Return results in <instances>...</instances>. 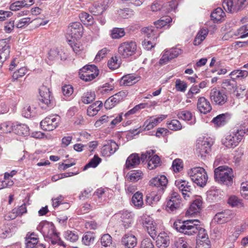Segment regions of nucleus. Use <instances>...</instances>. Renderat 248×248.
I'll list each match as a JSON object with an SVG mask.
<instances>
[{"mask_svg": "<svg viewBox=\"0 0 248 248\" xmlns=\"http://www.w3.org/2000/svg\"><path fill=\"white\" fill-rule=\"evenodd\" d=\"M181 204L180 195L176 192H172L167 202L166 210L169 212H173L180 207Z\"/></svg>", "mask_w": 248, "mask_h": 248, "instance_id": "12", "label": "nucleus"}, {"mask_svg": "<svg viewBox=\"0 0 248 248\" xmlns=\"http://www.w3.org/2000/svg\"><path fill=\"white\" fill-rule=\"evenodd\" d=\"M237 35L241 38L248 36V24L242 26L237 30Z\"/></svg>", "mask_w": 248, "mask_h": 248, "instance_id": "63", "label": "nucleus"}, {"mask_svg": "<svg viewBox=\"0 0 248 248\" xmlns=\"http://www.w3.org/2000/svg\"><path fill=\"white\" fill-rule=\"evenodd\" d=\"M233 0H224L222 6L226 11L232 13L243 9L248 4V0H237L235 4Z\"/></svg>", "mask_w": 248, "mask_h": 248, "instance_id": "9", "label": "nucleus"}, {"mask_svg": "<svg viewBox=\"0 0 248 248\" xmlns=\"http://www.w3.org/2000/svg\"><path fill=\"white\" fill-rule=\"evenodd\" d=\"M122 244L127 248H133L137 244L136 237L132 234H125L122 240Z\"/></svg>", "mask_w": 248, "mask_h": 248, "instance_id": "30", "label": "nucleus"}, {"mask_svg": "<svg viewBox=\"0 0 248 248\" xmlns=\"http://www.w3.org/2000/svg\"><path fill=\"white\" fill-rule=\"evenodd\" d=\"M161 195L152 192L146 196V203L149 205H153L156 204L160 199Z\"/></svg>", "mask_w": 248, "mask_h": 248, "instance_id": "43", "label": "nucleus"}, {"mask_svg": "<svg viewBox=\"0 0 248 248\" xmlns=\"http://www.w3.org/2000/svg\"><path fill=\"white\" fill-rule=\"evenodd\" d=\"M63 52L59 49L53 48L50 49L48 53V58L51 61L60 59L61 60L65 59L66 57L63 53V56L62 55Z\"/></svg>", "mask_w": 248, "mask_h": 248, "instance_id": "39", "label": "nucleus"}, {"mask_svg": "<svg viewBox=\"0 0 248 248\" xmlns=\"http://www.w3.org/2000/svg\"><path fill=\"white\" fill-rule=\"evenodd\" d=\"M178 117L180 119L186 121H190L189 124H194L195 122V118L193 119L192 113L186 110H183L178 112L177 114Z\"/></svg>", "mask_w": 248, "mask_h": 248, "instance_id": "42", "label": "nucleus"}, {"mask_svg": "<svg viewBox=\"0 0 248 248\" xmlns=\"http://www.w3.org/2000/svg\"><path fill=\"white\" fill-rule=\"evenodd\" d=\"M81 21L84 24H89L93 22V16L85 12L81 13L79 15Z\"/></svg>", "mask_w": 248, "mask_h": 248, "instance_id": "57", "label": "nucleus"}, {"mask_svg": "<svg viewBox=\"0 0 248 248\" xmlns=\"http://www.w3.org/2000/svg\"><path fill=\"white\" fill-rule=\"evenodd\" d=\"M175 185L182 192L186 200H187L192 195L193 188L188 182L179 179L175 181Z\"/></svg>", "mask_w": 248, "mask_h": 248, "instance_id": "13", "label": "nucleus"}, {"mask_svg": "<svg viewBox=\"0 0 248 248\" xmlns=\"http://www.w3.org/2000/svg\"><path fill=\"white\" fill-rule=\"evenodd\" d=\"M202 198L201 196H197L195 200L190 205V206L189 209L187 210L186 214L189 215H193L199 212L202 209Z\"/></svg>", "mask_w": 248, "mask_h": 248, "instance_id": "28", "label": "nucleus"}, {"mask_svg": "<svg viewBox=\"0 0 248 248\" xmlns=\"http://www.w3.org/2000/svg\"><path fill=\"white\" fill-rule=\"evenodd\" d=\"M101 159L97 155H94L93 157L91 159L89 162L83 168V170H85L90 167L95 168L101 162Z\"/></svg>", "mask_w": 248, "mask_h": 248, "instance_id": "54", "label": "nucleus"}, {"mask_svg": "<svg viewBox=\"0 0 248 248\" xmlns=\"http://www.w3.org/2000/svg\"><path fill=\"white\" fill-rule=\"evenodd\" d=\"M98 75V70L94 65H86L81 68L79 72V78L85 81H90L95 78Z\"/></svg>", "mask_w": 248, "mask_h": 248, "instance_id": "8", "label": "nucleus"}, {"mask_svg": "<svg viewBox=\"0 0 248 248\" xmlns=\"http://www.w3.org/2000/svg\"><path fill=\"white\" fill-rule=\"evenodd\" d=\"M125 93L121 91L108 98L104 103L106 109H110L123 100L125 97Z\"/></svg>", "mask_w": 248, "mask_h": 248, "instance_id": "18", "label": "nucleus"}, {"mask_svg": "<svg viewBox=\"0 0 248 248\" xmlns=\"http://www.w3.org/2000/svg\"><path fill=\"white\" fill-rule=\"evenodd\" d=\"M213 144L212 140L210 138H199L196 144V151L201 157L205 156L211 150Z\"/></svg>", "mask_w": 248, "mask_h": 248, "instance_id": "6", "label": "nucleus"}, {"mask_svg": "<svg viewBox=\"0 0 248 248\" xmlns=\"http://www.w3.org/2000/svg\"><path fill=\"white\" fill-rule=\"evenodd\" d=\"M167 116L165 115H159L157 117H151L144 122L143 128L145 130H151L166 119Z\"/></svg>", "mask_w": 248, "mask_h": 248, "instance_id": "20", "label": "nucleus"}, {"mask_svg": "<svg viewBox=\"0 0 248 248\" xmlns=\"http://www.w3.org/2000/svg\"><path fill=\"white\" fill-rule=\"evenodd\" d=\"M143 173L140 170H134L127 174L128 179L131 182H135L142 178Z\"/></svg>", "mask_w": 248, "mask_h": 248, "instance_id": "45", "label": "nucleus"}, {"mask_svg": "<svg viewBox=\"0 0 248 248\" xmlns=\"http://www.w3.org/2000/svg\"><path fill=\"white\" fill-rule=\"evenodd\" d=\"M168 127L172 130H180L182 126L179 121L177 120H172L167 123Z\"/></svg>", "mask_w": 248, "mask_h": 248, "instance_id": "59", "label": "nucleus"}, {"mask_svg": "<svg viewBox=\"0 0 248 248\" xmlns=\"http://www.w3.org/2000/svg\"><path fill=\"white\" fill-rule=\"evenodd\" d=\"M38 242V236L34 232L28 233L26 237V248H35Z\"/></svg>", "mask_w": 248, "mask_h": 248, "instance_id": "35", "label": "nucleus"}, {"mask_svg": "<svg viewBox=\"0 0 248 248\" xmlns=\"http://www.w3.org/2000/svg\"><path fill=\"white\" fill-rule=\"evenodd\" d=\"M125 35V31L123 28H113L111 31L110 36L112 39H120Z\"/></svg>", "mask_w": 248, "mask_h": 248, "instance_id": "51", "label": "nucleus"}, {"mask_svg": "<svg viewBox=\"0 0 248 248\" xmlns=\"http://www.w3.org/2000/svg\"><path fill=\"white\" fill-rule=\"evenodd\" d=\"M208 33V30L207 29L202 28L201 29L196 35L193 44L195 46L200 45L206 38Z\"/></svg>", "mask_w": 248, "mask_h": 248, "instance_id": "41", "label": "nucleus"}, {"mask_svg": "<svg viewBox=\"0 0 248 248\" xmlns=\"http://www.w3.org/2000/svg\"><path fill=\"white\" fill-rule=\"evenodd\" d=\"M160 163V158L156 155H153L149 159L148 162V168L149 170H153L158 167Z\"/></svg>", "mask_w": 248, "mask_h": 248, "instance_id": "47", "label": "nucleus"}, {"mask_svg": "<svg viewBox=\"0 0 248 248\" xmlns=\"http://www.w3.org/2000/svg\"><path fill=\"white\" fill-rule=\"evenodd\" d=\"M194 222H198V220L189 219L184 221L178 220L174 222L173 228L178 232L188 235L191 232H194L196 230V228L192 226Z\"/></svg>", "mask_w": 248, "mask_h": 248, "instance_id": "7", "label": "nucleus"}, {"mask_svg": "<svg viewBox=\"0 0 248 248\" xmlns=\"http://www.w3.org/2000/svg\"><path fill=\"white\" fill-rule=\"evenodd\" d=\"M13 132L17 135L26 136L29 134V128L26 124H16L14 126Z\"/></svg>", "mask_w": 248, "mask_h": 248, "instance_id": "37", "label": "nucleus"}, {"mask_svg": "<svg viewBox=\"0 0 248 248\" xmlns=\"http://www.w3.org/2000/svg\"><path fill=\"white\" fill-rule=\"evenodd\" d=\"M39 94L41 107L46 108L47 107H49L52 98L49 89L45 86H41L39 89Z\"/></svg>", "mask_w": 248, "mask_h": 248, "instance_id": "15", "label": "nucleus"}, {"mask_svg": "<svg viewBox=\"0 0 248 248\" xmlns=\"http://www.w3.org/2000/svg\"><path fill=\"white\" fill-rule=\"evenodd\" d=\"M244 134L245 132L242 130L232 132L222 140V144L227 148H233L241 141Z\"/></svg>", "mask_w": 248, "mask_h": 248, "instance_id": "4", "label": "nucleus"}, {"mask_svg": "<svg viewBox=\"0 0 248 248\" xmlns=\"http://www.w3.org/2000/svg\"><path fill=\"white\" fill-rule=\"evenodd\" d=\"M142 194L139 192H137L132 197V202L135 206L138 208H140L143 204L142 199Z\"/></svg>", "mask_w": 248, "mask_h": 248, "instance_id": "44", "label": "nucleus"}, {"mask_svg": "<svg viewBox=\"0 0 248 248\" xmlns=\"http://www.w3.org/2000/svg\"><path fill=\"white\" fill-rule=\"evenodd\" d=\"M168 179L163 175H158L152 179L150 181V185L156 187H162V190L166 188L168 184Z\"/></svg>", "mask_w": 248, "mask_h": 248, "instance_id": "29", "label": "nucleus"}, {"mask_svg": "<svg viewBox=\"0 0 248 248\" xmlns=\"http://www.w3.org/2000/svg\"><path fill=\"white\" fill-rule=\"evenodd\" d=\"M225 16V13L220 8H216L211 14V18L214 22H217Z\"/></svg>", "mask_w": 248, "mask_h": 248, "instance_id": "46", "label": "nucleus"}, {"mask_svg": "<svg viewBox=\"0 0 248 248\" xmlns=\"http://www.w3.org/2000/svg\"><path fill=\"white\" fill-rule=\"evenodd\" d=\"M230 119V115L228 113L219 114L213 118L212 122L217 127L224 125Z\"/></svg>", "mask_w": 248, "mask_h": 248, "instance_id": "34", "label": "nucleus"}, {"mask_svg": "<svg viewBox=\"0 0 248 248\" xmlns=\"http://www.w3.org/2000/svg\"><path fill=\"white\" fill-rule=\"evenodd\" d=\"M187 87V84L185 81H182L179 79L176 80L175 88L177 91L184 92L186 91Z\"/></svg>", "mask_w": 248, "mask_h": 248, "instance_id": "62", "label": "nucleus"}, {"mask_svg": "<svg viewBox=\"0 0 248 248\" xmlns=\"http://www.w3.org/2000/svg\"><path fill=\"white\" fill-rule=\"evenodd\" d=\"M103 106L102 102L97 101L91 105L87 109V114L90 116H94L100 110Z\"/></svg>", "mask_w": 248, "mask_h": 248, "instance_id": "38", "label": "nucleus"}, {"mask_svg": "<svg viewBox=\"0 0 248 248\" xmlns=\"http://www.w3.org/2000/svg\"><path fill=\"white\" fill-rule=\"evenodd\" d=\"M121 64L120 61L118 57L114 56L111 57L108 62V66L111 70L118 68Z\"/></svg>", "mask_w": 248, "mask_h": 248, "instance_id": "55", "label": "nucleus"}, {"mask_svg": "<svg viewBox=\"0 0 248 248\" xmlns=\"http://www.w3.org/2000/svg\"><path fill=\"white\" fill-rule=\"evenodd\" d=\"M140 164V158L136 153L132 154L127 158L125 168L127 170L136 167Z\"/></svg>", "mask_w": 248, "mask_h": 248, "instance_id": "25", "label": "nucleus"}, {"mask_svg": "<svg viewBox=\"0 0 248 248\" xmlns=\"http://www.w3.org/2000/svg\"><path fill=\"white\" fill-rule=\"evenodd\" d=\"M94 239V234L90 232H88L84 234L82 241L84 245L90 246L93 243Z\"/></svg>", "mask_w": 248, "mask_h": 248, "instance_id": "50", "label": "nucleus"}, {"mask_svg": "<svg viewBox=\"0 0 248 248\" xmlns=\"http://www.w3.org/2000/svg\"><path fill=\"white\" fill-rule=\"evenodd\" d=\"M182 53V50L178 48L165 50L161 58L159 60V64L160 65L166 64L170 60L178 57Z\"/></svg>", "mask_w": 248, "mask_h": 248, "instance_id": "16", "label": "nucleus"}, {"mask_svg": "<svg viewBox=\"0 0 248 248\" xmlns=\"http://www.w3.org/2000/svg\"><path fill=\"white\" fill-rule=\"evenodd\" d=\"M11 235V231L8 225H3L0 227V237L5 239Z\"/></svg>", "mask_w": 248, "mask_h": 248, "instance_id": "56", "label": "nucleus"}, {"mask_svg": "<svg viewBox=\"0 0 248 248\" xmlns=\"http://www.w3.org/2000/svg\"><path fill=\"white\" fill-rule=\"evenodd\" d=\"M188 175L192 181L200 187L204 186L207 181L208 176L205 170L202 167H194L188 171Z\"/></svg>", "mask_w": 248, "mask_h": 248, "instance_id": "3", "label": "nucleus"}, {"mask_svg": "<svg viewBox=\"0 0 248 248\" xmlns=\"http://www.w3.org/2000/svg\"><path fill=\"white\" fill-rule=\"evenodd\" d=\"M233 172L232 169L226 166H221L214 170V178L216 181L226 186L232 183Z\"/></svg>", "mask_w": 248, "mask_h": 248, "instance_id": "2", "label": "nucleus"}, {"mask_svg": "<svg viewBox=\"0 0 248 248\" xmlns=\"http://www.w3.org/2000/svg\"><path fill=\"white\" fill-rule=\"evenodd\" d=\"M60 117L58 115L46 117L40 123L41 128L46 131H52L58 127Z\"/></svg>", "mask_w": 248, "mask_h": 248, "instance_id": "11", "label": "nucleus"}, {"mask_svg": "<svg viewBox=\"0 0 248 248\" xmlns=\"http://www.w3.org/2000/svg\"><path fill=\"white\" fill-rule=\"evenodd\" d=\"M64 238L71 242H75L76 241H77L78 239V234L75 232H73L71 231H67L64 233Z\"/></svg>", "mask_w": 248, "mask_h": 248, "instance_id": "58", "label": "nucleus"}, {"mask_svg": "<svg viewBox=\"0 0 248 248\" xmlns=\"http://www.w3.org/2000/svg\"><path fill=\"white\" fill-rule=\"evenodd\" d=\"M95 98V94L94 92H87L83 94L81 96V101L85 104L92 102Z\"/></svg>", "mask_w": 248, "mask_h": 248, "instance_id": "49", "label": "nucleus"}, {"mask_svg": "<svg viewBox=\"0 0 248 248\" xmlns=\"http://www.w3.org/2000/svg\"><path fill=\"white\" fill-rule=\"evenodd\" d=\"M137 49L136 42L130 41L121 43L118 47L119 54L124 58H127L134 55Z\"/></svg>", "mask_w": 248, "mask_h": 248, "instance_id": "5", "label": "nucleus"}, {"mask_svg": "<svg viewBox=\"0 0 248 248\" xmlns=\"http://www.w3.org/2000/svg\"><path fill=\"white\" fill-rule=\"evenodd\" d=\"M170 244V238L165 232L159 233L156 237V245L158 248H166Z\"/></svg>", "mask_w": 248, "mask_h": 248, "instance_id": "27", "label": "nucleus"}, {"mask_svg": "<svg viewBox=\"0 0 248 248\" xmlns=\"http://www.w3.org/2000/svg\"><path fill=\"white\" fill-rule=\"evenodd\" d=\"M199 223L200 221L198 220V222H194V223H192V226H194V228H196V230H195L194 232H191V233L188 234V235L197 234V239L209 240L205 230L199 225Z\"/></svg>", "mask_w": 248, "mask_h": 248, "instance_id": "24", "label": "nucleus"}, {"mask_svg": "<svg viewBox=\"0 0 248 248\" xmlns=\"http://www.w3.org/2000/svg\"><path fill=\"white\" fill-rule=\"evenodd\" d=\"M89 10L94 15L102 14L104 11V8L98 3H94L92 6L89 7Z\"/></svg>", "mask_w": 248, "mask_h": 248, "instance_id": "53", "label": "nucleus"}, {"mask_svg": "<svg viewBox=\"0 0 248 248\" xmlns=\"http://www.w3.org/2000/svg\"><path fill=\"white\" fill-rule=\"evenodd\" d=\"M197 108L201 113L206 114L212 109L209 101L204 97H200L197 102Z\"/></svg>", "mask_w": 248, "mask_h": 248, "instance_id": "22", "label": "nucleus"}, {"mask_svg": "<svg viewBox=\"0 0 248 248\" xmlns=\"http://www.w3.org/2000/svg\"><path fill=\"white\" fill-rule=\"evenodd\" d=\"M210 98L213 103L219 106L224 105L228 100L227 94L223 91L216 88L211 91Z\"/></svg>", "mask_w": 248, "mask_h": 248, "instance_id": "10", "label": "nucleus"}, {"mask_svg": "<svg viewBox=\"0 0 248 248\" xmlns=\"http://www.w3.org/2000/svg\"><path fill=\"white\" fill-rule=\"evenodd\" d=\"M101 248H115L112 243V238L108 234L103 235L100 239Z\"/></svg>", "mask_w": 248, "mask_h": 248, "instance_id": "40", "label": "nucleus"}, {"mask_svg": "<svg viewBox=\"0 0 248 248\" xmlns=\"http://www.w3.org/2000/svg\"><path fill=\"white\" fill-rule=\"evenodd\" d=\"M47 241H50L52 244H58L60 246H64L63 242L59 237V233L56 232L54 224L51 222L44 221L40 223L37 227Z\"/></svg>", "mask_w": 248, "mask_h": 248, "instance_id": "1", "label": "nucleus"}, {"mask_svg": "<svg viewBox=\"0 0 248 248\" xmlns=\"http://www.w3.org/2000/svg\"><path fill=\"white\" fill-rule=\"evenodd\" d=\"M211 244L209 240L197 239L196 248H210Z\"/></svg>", "mask_w": 248, "mask_h": 248, "instance_id": "61", "label": "nucleus"}, {"mask_svg": "<svg viewBox=\"0 0 248 248\" xmlns=\"http://www.w3.org/2000/svg\"><path fill=\"white\" fill-rule=\"evenodd\" d=\"M141 77L136 74H128L123 76L121 79V84L125 86L133 85L140 80Z\"/></svg>", "mask_w": 248, "mask_h": 248, "instance_id": "23", "label": "nucleus"}, {"mask_svg": "<svg viewBox=\"0 0 248 248\" xmlns=\"http://www.w3.org/2000/svg\"><path fill=\"white\" fill-rule=\"evenodd\" d=\"M142 223L149 234L154 239L158 233V229L155 222L152 219L147 217L143 220Z\"/></svg>", "mask_w": 248, "mask_h": 248, "instance_id": "19", "label": "nucleus"}, {"mask_svg": "<svg viewBox=\"0 0 248 248\" xmlns=\"http://www.w3.org/2000/svg\"><path fill=\"white\" fill-rule=\"evenodd\" d=\"M121 221L124 227L127 229L129 228L133 222V216L131 212L123 211L121 213Z\"/></svg>", "mask_w": 248, "mask_h": 248, "instance_id": "26", "label": "nucleus"}, {"mask_svg": "<svg viewBox=\"0 0 248 248\" xmlns=\"http://www.w3.org/2000/svg\"><path fill=\"white\" fill-rule=\"evenodd\" d=\"M229 76L231 78L235 81L236 80H242L248 76V71L239 69H235L230 73Z\"/></svg>", "mask_w": 248, "mask_h": 248, "instance_id": "36", "label": "nucleus"}, {"mask_svg": "<svg viewBox=\"0 0 248 248\" xmlns=\"http://www.w3.org/2000/svg\"><path fill=\"white\" fill-rule=\"evenodd\" d=\"M14 124L11 122L7 121L0 124V132L8 133L13 131Z\"/></svg>", "mask_w": 248, "mask_h": 248, "instance_id": "48", "label": "nucleus"}, {"mask_svg": "<svg viewBox=\"0 0 248 248\" xmlns=\"http://www.w3.org/2000/svg\"><path fill=\"white\" fill-rule=\"evenodd\" d=\"M171 21L172 19L170 16L163 17L160 20L154 22V25H155V27L158 30L159 28H162V27H165L167 25V24L169 23Z\"/></svg>", "mask_w": 248, "mask_h": 248, "instance_id": "52", "label": "nucleus"}, {"mask_svg": "<svg viewBox=\"0 0 248 248\" xmlns=\"http://www.w3.org/2000/svg\"><path fill=\"white\" fill-rule=\"evenodd\" d=\"M240 191L241 196L248 200V182L242 183Z\"/></svg>", "mask_w": 248, "mask_h": 248, "instance_id": "64", "label": "nucleus"}, {"mask_svg": "<svg viewBox=\"0 0 248 248\" xmlns=\"http://www.w3.org/2000/svg\"><path fill=\"white\" fill-rule=\"evenodd\" d=\"M233 217L232 212L229 210H226L221 212L217 213L215 216V219L219 223H223L228 221Z\"/></svg>", "mask_w": 248, "mask_h": 248, "instance_id": "31", "label": "nucleus"}, {"mask_svg": "<svg viewBox=\"0 0 248 248\" xmlns=\"http://www.w3.org/2000/svg\"><path fill=\"white\" fill-rule=\"evenodd\" d=\"M221 86L222 88L231 93L235 92L237 89L236 81L232 78L223 80Z\"/></svg>", "mask_w": 248, "mask_h": 248, "instance_id": "33", "label": "nucleus"}, {"mask_svg": "<svg viewBox=\"0 0 248 248\" xmlns=\"http://www.w3.org/2000/svg\"><path fill=\"white\" fill-rule=\"evenodd\" d=\"M142 31L146 35L148 39L155 41L159 36V32L155 27L151 26L143 28Z\"/></svg>", "mask_w": 248, "mask_h": 248, "instance_id": "32", "label": "nucleus"}, {"mask_svg": "<svg viewBox=\"0 0 248 248\" xmlns=\"http://www.w3.org/2000/svg\"><path fill=\"white\" fill-rule=\"evenodd\" d=\"M119 147L118 144L113 140L106 141L101 148V154L104 156H110L118 150Z\"/></svg>", "mask_w": 248, "mask_h": 248, "instance_id": "17", "label": "nucleus"}, {"mask_svg": "<svg viewBox=\"0 0 248 248\" xmlns=\"http://www.w3.org/2000/svg\"><path fill=\"white\" fill-rule=\"evenodd\" d=\"M83 30V27L79 22H73L68 26L67 34L72 39L77 40L82 36Z\"/></svg>", "mask_w": 248, "mask_h": 248, "instance_id": "14", "label": "nucleus"}, {"mask_svg": "<svg viewBox=\"0 0 248 248\" xmlns=\"http://www.w3.org/2000/svg\"><path fill=\"white\" fill-rule=\"evenodd\" d=\"M27 69L25 67H22L19 68L13 73L12 76L13 79L14 80H16L18 78L22 77L27 73Z\"/></svg>", "mask_w": 248, "mask_h": 248, "instance_id": "60", "label": "nucleus"}, {"mask_svg": "<svg viewBox=\"0 0 248 248\" xmlns=\"http://www.w3.org/2000/svg\"><path fill=\"white\" fill-rule=\"evenodd\" d=\"M10 39H4L0 40V58L6 60L9 57L10 46Z\"/></svg>", "mask_w": 248, "mask_h": 248, "instance_id": "21", "label": "nucleus"}]
</instances>
